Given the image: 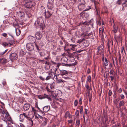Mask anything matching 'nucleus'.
<instances>
[{"label":"nucleus","mask_w":127,"mask_h":127,"mask_svg":"<svg viewBox=\"0 0 127 127\" xmlns=\"http://www.w3.org/2000/svg\"><path fill=\"white\" fill-rule=\"evenodd\" d=\"M87 28L86 27L83 26L82 29H83V32L80 33V31L77 32L76 33V35L78 37H81L87 38H88L89 36L91 35V34L90 33H86L88 32L87 30Z\"/></svg>","instance_id":"nucleus-1"},{"label":"nucleus","mask_w":127,"mask_h":127,"mask_svg":"<svg viewBox=\"0 0 127 127\" xmlns=\"http://www.w3.org/2000/svg\"><path fill=\"white\" fill-rule=\"evenodd\" d=\"M41 13L44 14L45 17L46 19H48L50 18L52 15L53 12V10H48L47 11L45 10V9L44 7L41 10Z\"/></svg>","instance_id":"nucleus-2"},{"label":"nucleus","mask_w":127,"mask_h":127,"mask_svg":"<svg viewBox=\"0 0 127 127\" xmlns=\"http://www.w3.org/2000/svg\"><path fill=\"white\" fill-rule=\"evenodd\" d=\"M34 25L36 28L39 27L42 28V30L44 29L45 27V25L44 23V21L41 19L38 18L36 21L35 22Z\"/></svg>","instance_id":"nucleus-3"},{"label":"nucleus","mask_w":127,"mask_h":127,"mask_svg":"<svg viewBox=\"0 0 127 127\" xmlns=\"http://www.w3.org/2000/svg\"><path fill=\"white\" fill-rule=\"evenodd\" d=\"M25 3L24 5L25 7L30 8L34 7V3L30 0H25Z\"/></svg>","instance_id":"nucleus-4"},{"label":"nucleus","mask_w":127,"mask_h":127,"mask_svg":"<svg viewBox=\"0 0 127 127\" xmlns=\"http://www.w3.org/2000/svg\"><path fill=\"white\" fill-rule=\"evenodd\" d=\"M9 58L10 60L11 61L13 62L17 59L18 55L16 53H13L10 55Z\"/></svg>","instance_id":"nucleus-5"},{"label":"nucleus","mask_w":127,"mask_h":127,"mask_svg":"<svg viewBox=\"0 0 127 127\" xmlns=\"http://www.w3.org/2000/svg\"><path fill=\"white\" fill-rule=\"evenodd\" d=\"M81 3H80L78 6V8L80 10H83L85 9V2L84 0H81Z\"/></svg>","instance_id":"nucleus-6"},{"label":"nucleus","mask_w":127,"mask_h":127,"mask_svg":"<svg viewBox=\"0 0 127 127\" xmlns=\"http://www.w3.org/2000/svg\"><path fill=\"white\" fill-rule=\"evenodd\" d=\"M26 47L27 49L29 51H32L34 49V46L32 43H29L27 44Z\"/></svg>","instance_id":"nucleus-7"},{"label":"nucleus","mask_w":127,"mask_h":127,"mask_svg":"<svg viewBox=\"0 0 127 127\" xmlns=\"http://www.w3.org/2000/svg\"><path fill=\"white\" fill-rule=\"evenodd\" d=\"M40 117V121L41 122L42 125L43 126H45L48 121L47 119L43 117Z\"/></svg>","instance_id":"nucleus-8"},{"label":"nucleus","mask_w":127,"mask_h":127,"mask_svg":"<svg viewBox=\"0 0 127 127\" xmlns=\"http://www.w3.org/2000/svg\"><path fill=\"white\" fill-rule=\"evenodd\" d=\"M104 45V44H102L100 46H99L98 48V51H97L98 54H101L103 51Z\"/></svg>","instance_id":"nucleus-9"},{"label":"nucleus","mask_w":127,"mask_h":127,"mask_svg":"<svg viewBox=\"0 0 127 127\" xmlns=\"http://www.w3.org/2000/svg\"><path fill=\"white\" fill-rule=\"evenodd\" d=\"M23 115V116L24 117V118L25 117L29 121V123H30L31 124V126H32L33 125V121L29 117L28 115H27L26 114V113H23L22 114Z\"/></svg>","instance_id":"nucleus-10"},{"label":"nucleus","mask_w":127,"mask_h":127,"mask_svg":"<svg viewBox=\"0 0 127 127\" xmlns=\"http://www.w3.org/2000/svg\"><path fill=\"white\" fill-rule=\"evenodd\" d=\"M114 38L116 42L118 43V42L122 41V37L120 34L117 35L116 34H114Z\"/></svg>","instance_id":"nucleus-11"},{"label":"nucleus","mask_w":127,"mask_h":127,"mask_svg":"<svg viewBox=\"0 0 127 127\" xmlns=\"http://www.w3.org/2000/svg\"><path fill=\"white\" fill-rule=\"evenodd\" d=\"M107 48L108 51L110 53V49H112V47L113 45V42H111V41H108L107 43Z\"/></svg>","instance_id":"nucleus-12"},{"label":"nucleus","mask_w":127,"mask_h":127,"mask_svg":"<svg viewBox=\"0 0 127 127\" xmlns=\"http://www.w3.org/2000/svg\"><path fill=\"white\" fill-rule=\"evenodd\" d=\"M18 18L20 19H23L25 16L24 13L21 11H19L17 13Z\"/></svg>","instance_id":"nucleus-13"},{"label":"nucleus","mask_w":127,"mask_h":127,"mask_svg":"<svg viewBox=\"0 0 127 127\" xmlns=\"http://www.w3.org/2000/svg\"><path fill=\"white\" fill-rule=\"evenodd\" d=\"M5 115H4V117L6 120V122L7 121H8L12 123V121L10 116L7 113V114H5Z\"/></svg>","instance_id":"nucleus-14"},{"label":"nucleus","mask_w":127,"mask_h":127,"mask_svg":"<svg viewBox=\"0 0 127 127\" xmlns=\"http://www.w3.org/2000/svg\"><path fill=\"white\" fill-rule=\"evenodd\" d=\"M67 59L65 57L62 58L61 60L62 63L63 64V65H65L67 64Z\"/></svg>","instance_id":"nucleus-15"},{"label":"nucleus","mask_w":127,"mask_h":127,"mask_svg":"<svg viewBox=\"0 0 127 127\" xmlns=\"http://www.w3.org/2000/svg\"><path fill=\"white\" fill-rule=\"evenodd\" d=\"M35 36L37 39H40L42 37V34L39 32H37L35 34Z\"/></svg>","instance_id":"nucleus-16"},{"label":"nucleus","mask_w":127,"mask_h":127,"mask_svg":"<svg viewBox=\"0 0 127 127\" xmlns=\"http://www.w3.org/2000/svg\"><path fill=\"white\" fill-rule=\"evenodd\" d=\"M40 97L41 99L47 98L50 101H51V99L50 98L49 96L45 94L41 95Z\"/></svg>","instance_id":"nucleus-17"},{"label":"nucleus","mask_w":127,"mask_h":127,"mask_svg":"<svg viewBox=\"0 0 127 127\" xmlns=\"http://www.w3.org/2000/svg\"><path fill=\"white\" fill-rule=\"evenodd\" d=\"M104 28V27L103 26L101 28H100L99 29V35H101V37L103 36Z\"/></svg>","instance_id":"nucleus-18"},{"label":"nucleus","mask_w":127,"mask_h":127,"mask_svg":"<svg viewBox=\"0 0 127 127\" xmlns=\"http://www.w3.org/2000/svg\"><path fill=\"white\" fill-rule=\"evenodd\" d=\"M54 3H48L47 4V6L48 9V10H52L54 8Z\"/></svg>","instance_id":"nucleus-19"},{"label":"nucleus","mask_w":127,"mask_h":127,"mask_svg":"<svg viewBox=\"0 0 127 127\" xmlns=\"http://www.w3.org/2000/svg\"><path fill=\"white\" fill-rule=\"evenodd\" d=\"M50 106H46L43 108V111L44 112H47L49 110Z\"/></svg>","instance_id":"nucleus-20"},{"label":"nucleus","mask_w":127,"mask_h":127,"mask_svg":"<svg viewBox=\"0 0 127 127\" xmlns=\"http://www.w3.org/2000/svg\"><path fill=\"white\" fill-rule=\"evenodd\" d=\"M30 107V105L28 103L25 104L24 106V109L25 111L28 110L29 108Z\"/></svg>","instance_id":"nucleus-21"},{"label":"nucleus","mask_w":127,"mask_h":127,"mask_svg":"<svg viewBox=\"0 0 127 127\" xmlns=\"http://www.w3.org/2000/svg\"><path fill=\"white\" fill-rule=\"evenodd\" d=\"M7 41L9 45V47L14 43H15V42L13 40H11L9 39H7Z\"/></svg>","instance_id":"nucleus-22"},{"label":"nucleus","mask_w":127,"mask_h":127,"mask_svg":"<svg viewBox=\"0 0 127 127\" xmlns=\"http://www.w3.org/2000/svg\"><path fill=\"white\" fill-rule=\"evenodd\" d=\"M127 2V0H118L117 1V3L119 4H123L126 3Z\"/></svg>","instance_id":"nucleus-23"},{"label":"nucleus","mask_w":127,"mask_h":127,"mask_svg":"<svg viewBox=\"0 0 127 127\" xmlns=\"http://www.w3.org/2000/svg\"><path fill=\"white\" fill-rule=\"evenodd\" d=\"M60 75H64L68 74L67 71L64 70H60Z\"/></svg>","instance_id":"nucleus-24"},{"label":"nucleus","mask_w":127,"mask_h":127,"mask_svg":"<svg viewBox=\"0 0 127 127\" xmlns=\"http://www.w3.org/2000/svg\"><path fill=\"white\" fill-rule=\"evenodd\" d=\"M56 81L57 83H62V85L64 86V82L65 81H64L62 79H57L56 80Z\"/></svg>","instance_id":"nucleus-25"},{"label":"nucleus","mask_w":127,"mask_h":127,"mask_svg":"<svg viewBox=\"0 0 127 127\" xmlns=\"http://www.w3.org/2000/svg\"><path fill=\"white\" fill-rule=\"evenodd\" d=\"M29 40L32 43L34 42L35 40V38L33 36H30Z\"/></svg>","instance_id":"nucleus-26"},{"label":"nucleus","mask_w":127,"mask_h":127,"mask_svg":"<svg viewBox=\"0 0 127 127\" xmlns=\"http://www.w3.org/2000/svg\"><path fill=\"white\" fill-rule=\"evenodd\" d=\"M113 31L114 33H116L118 29V27L117 26H115V24H114L113 25Z\"/></svg>","instance_id":"nucleus-27"},{"label":"nucleus","mask_w":127,"mask_h":127,"mask_svg":"<svg viewBox=\"0 0 127 127\" xmlns=\"http://www.w3.org/2000/svg\"><path fill=\"white\" fill-rule=\"evenodd\" d=\"M127 2L125 4H123L122 6V9L124 10L127 9Z\"/></svg>","instance_id":"nucleus-28"},{"label":"nucleus","mask_w":127,"mask_h":127,"mask_svg":"<svg viewBox=\"0 0 127 127\" xmlns=\"http://www.w3.org/2000/svg\"><path fill=\"white\" fill-rule=\"evenodd\" d=\"M6 62V59L4 58H2L0 59V63L3 64H5Z\"/></svg>","instance_id":"nucleus-29"},{"label":"nucleus","mask_w":127,"mask_h":127,"mask_svg":"<svg viewBox=\"0 0 127 127\" xmlns=\"http://www.w3.org/2000/svg\"><path fill=\"white\" fill-rule=\"evenodd\" d=\"M65 117L66 118L69 117V118H70L72 117V116L70 115L68 112H67L65 113Z\"/></svg>","instance_id":"nucleus-30"},{"label":"nucleus","mask_w":127,"mask_h":127,"mask_svg":"<svg viewBox=\"0 0 127 127\" xmlns=\"http://www.w3.org/2000/svg\"><path fill=\"white\" fill-rule=\"evenodd\" d=\"M24 118V117L22 114H20L19 115V120L21 122H23Z\"/></svg>","instance_id":"nucleus-31"},{"label":"nucleus","mask_w":127,"mask_h":127,"mask_svg":"<svg viewBox=\"0 0 127 127\" xmlns=\"http://www.w3.org/2000/svg\"><path fill=\"white\" fill-rule=\"evenodd\" d=\"M108 61L106 58H105L104 61H103V65L104 66H107L108 65Z\"/></svg>","instance_id":"nucleus-32"},{"label":"nucleus","mask_w":127,"mask_h":127,"mask_svg":"<svg viewBox=\"0 0 127 127\" xmlns=\"http://www.w3.org/2000/svg\"><path fill=\"white\" fill-rule=\"evenodd\" d=\"M88 14L87 13H82L81 15V16L83 18H84L85 17L86 18L87 17H88Z\"/></svg>","instance_id":"nucleus-33"},{"label":"nucleus","mask_w":127,"mask_h":127,"mask_svg":"<svg viewBox=\"0 0 127 127\" xmlns=\"http://www.w3.org/2000/svg\"><path fill=\"white\" fill-rule=\"evenodd\" d=\"M16 33L17 35H19L20 34L21 31L18 28L16 29L15 30Z\"/></svg>","instance_id":"nucleus-34"},{"label":"nucleus","mask_w":127,"mask_h":127,"mask_svg":"<svg viewBox=\"0 0 127 127\" xmlns=\"http://www.w3.org/2000/svg\"><path fill=\"white\" fill-rule=\"evenodd\" d=\"M2 45L5 47L9 46V45L8 43H7L6 42H2Z\"/></svg>","instance_id":"nucleus-35"},{"label":"nucleus","mask_w":127,"mask_h":127,"mask_svg":"<svg viewBox=\"0 0 127 127\" xmlns=\"http://www.w3.org/2000/svg\"><path fill=\"white\" fill-rule=\"evenodd\" d=\"M91 78L90 75H89L87 77V83L88 82H91Z\"/></svg>","instance_id":"nucleus-36"},{"label":"nucleus","mask_w":127,"mask_h":127,"mask_svg":"<svg viewBox=\"0 0 127 127\" xmlns=\"http://www.w3.org/2000/svg\"><path fill=\"white\" fill-rule=\"evenodd\" d=\"M70 46H72V47L71 48V50L73 51L75 50V47L76 46V45H75L70 44Z\"/></svg>","instance_id":"nucleus-37"},{"label":"nucleus","mask_w":127,"mask_h":127,"mask_svg":"<svg viewBox=\"0 0 127 127\" xmlns=\"http://www.w3.org/2000/svg\"><path fill=\"white\" fill-rule=\"evenodd\" d=\"M38 116H37V115H35V119H39V120H40V117H42V116H41L39 115L38 114L37 115Z\"/></svg>","instance_id":"nucleus-38"},{"label":"nucleus","mask_w":127,"mask_h":127,"mask_svg":"<svg viewBox=\"0 0 127 127\" xmlns=\"http://www.w3.org/2000/svg\"><path fill=\"white\" fill-rule=\"evenodd\" d=\"M80 124V121L79 120H76V126L79 127Z\"/></svg>","instance_id":"nucleus-39"},{"label":"nucleus","mask_w":127,"mask_h":127,"mask_svg":"<svg viewBox=\"0 0 127 127\" xmlns=\"http://www.w3.org/2000/svg\"><path fill=\"white\" fill-rule=\"evenodd\" d=\"M0 119L4 121L5 122H6V120L5 119L4 114H3V115H1V117H0Z\"/></svg>","instance_id":"nucleus-40"},{"label":"nucleus","mask_w":127,"mask_h":127,"mask_svg":"<svg viewBox=\"0 0 127 127\" xmlns=\"http://www.w3.org/2000/svg\"><path fill=\"white\" fill-rule=\"evenodd\" d=\"M124 101H121L119 103V106L121 107L122 106H123L124 105Z\"/></svg>","instance_id":"nucleus-41"},{"label":"nucleus","mask_w":127,"mask_h":127,"mask_svg":"<svg viewBox=\"0 0 127 127\" xmlns=\"http://www.w3.org/2000/svg\"><path fill=\"white\" fill-rule=\"evenodd\" d=\"M78 103V101L76 99L75 100L74 102V105L75 107H76L77 106Z\"/></svg>","instance_id":"nucleus-42"},{"label":"nucleus","mask_w":127,"mask_h":127,"mask_svg":"<svg viewBox=\"0 0 127 127\" xmlns=\"http://www.w3.org/2000/svg\"><path fill=\"white\" fill-rule=\"evenodd\" d=\"M8 49H6L3 52H0V55L1 56H2L4 54H5L7 51Z\"/></svg>","instance_id":"nucleus-43"},{"label":"nucleus","mask_w":127,"mask_h":127,"mask_svg":"<svg viewBox=\"0 0 127 127\" xmlns=\"http://www.w3.org/2000/svg\"><path fill=\"white\" fill-rule=\"evenodd\" d=\"M105 123H107V124H109V122H108L107 121L108 120V118L107 117H105Z\"/></svg>","instance_id":"nucleus-44"},{"label":"nucleus","mask_w":127,"mask_h":127,"mask_svg":"<svg viewBox=\"0 0 127 127\" xmlns=\"http://www.w3.org/2000/svg\"><path fill=\"white\" fill-rule=\"evenodd\" d=\"M82 103V99L81 97L79 99V103L80 105H81Z\"/></svg>","instance_id":"nucleus-45"},{"label":"nucleus","mask_w":127,"mask_h":127,"mask_svg":"<svg viewBox=\"0 0 127 127\" xmlns=\"http://www.w3.org/2000/svg\"><path fill=\"white\" fill-rule=\"evenodd\" d=\"M79 111L78 110H77L75 112V115L77 116H79Z\"/></svg>","instance_id":"nucleus-46"},{"label":"nucleus","mask_w":127,"mask_h":127,"mask_svg":"<svg viewBox=\"0 0 127 127\" xmlns=\"http://www.w3.org/2000/svg\"><path fill=\"white\" fill-rule=\"evenodd\" d=\"M114 71L113 70H110L109 72V73L112 75H113L114 74Z\"/></svg>","instance_id":"nucleus-47"},{"label":"nucleus","mask_w":127,"mask_h":127,"mask_svg":"<svg viewBox=\"0 0 127 127\" xmlns=\"http://www.w3.org/2000/svg\"><path fill=\"white\" fill-rule=\"evenodd\" d=\"M84 39H80L78 40L77 41V43H79L81 42L83 40H84Z\"/></svg>","instance_id":"nucleus-48"},{"label":"nucleus","mask_w":127,"mask_h":127,"mask_svg":"<svg viewBox=\"0 0 127 127\" xmlns=\"http://www.w3.org/2000/svg\"><path fill=\"white\" fill-rule=\"evenodd\" d=\"M39 54L40 56H43L44 55V52L43 51L42 52H40Z\"/></svg>","instance_id":"nucleus-49"},{"label":"nucleus","mask_w":127,"mask_h":127,"mask_svg":"<svg viewBox=\"0 0 127 127\" xmlns=\"http://www.w3.org/2000/svg\"><path fill=\"white\" fill-rule=\"evenodd\" d=\"M2 35L5 37H7V34L5 33H3L2 34Z\"/></svg>","instance_id":"nucleus-50"},{"label":"nucleus","mask_w":127,"mask_h":127,"mask_svg":"<svg viewBox=\"0 0 127 127\" xmlns=\"http://www.w3.org/2000/svg\"><path fill=\"white\" fill-rule=\"evenodd\" d=\"M2 83L3 86H4L6 85V83L5 80H4L2 81Z\"/></svg>","instance_id":"nucleus-51"},{"label":"nucleus","mask_w":127,"mask_h":127,"mask_svg":"<svg viewBox=\"0 0 127 127\" xmlns=\"http://www.w3.org/2000/svg\"><path fill=\"white\" fill-rule=\"evenodd\" d=\"M85 111L84 112V114H87V111H88V109H87L85 108Z\"/></svg>","instance_id":"nucleus-52"},{"label":"nucleus","mask_w":127,"mask_h":127,"mask_svg":"<svg viewBox=\"0 0 127 127\" xmlns=\"http://www.w3.org/2000/svg\"><path fill=\"white\" fill-rule=\"evenodd\" d=\"M85 87L88 90H90V88H89V86L87 84H86V86H85Z\"/></svg>","instance_id":"nucleus-53"},{"label":"nucleus","mask_w":127,"mask_h":127,"mask_svg":"<svg viewBox=\"0 0 127 127\" xmlns=\"http://www.w3.org/2000/svg\"><path fill=\"white\" fill-rule=\"evenodd\" d=\"M80 111H83V106H81L79 108Z\"/></svg>","instance_id":"nucleus-54"},{"label":"nucleus","mask_w":127,"mask_h":127,"mask_svg":"<svg viewBox=\"0 0 127 127\" xmlns=\"http://www.w3.org/2000/svg\"><path fill=\"white\" fill-rule=\"evenodd\" d=\"M46 89L47 90V91L48 92H52V91H50V90L49 89L48 87V86L47 87H46Z\"/></svg>","instance_id":"nucleus-55"},{"label":"nucleus","mask_w":127,"mask_h":127,"mask_svg":"<svg viewBox=\"0 0 127 127\" xmlns=\"http://www.w3.org/2000/svg\"><path fill=\"white\" fill-rule=\"evenodd\" d=\"M48 3H54V0H48Z\"/></svg>","instance_id":"nucleus-56"},{"label":"nucleus","mask_w":127,"mask_h":127,"mask_svg":"<svg viewBox=\"0 0 127 127\" xmlns=\"http://www.w3.org/2000/svg\"><path fill=\"white\" fill-rule=\"evenodd\" d=\"M90 0L92 2H94L95 9L97 10V9H96V5H95V0Z\"/></svg>","instance_id":"nucleus-57"},{"label":"nucleus","mask_w":127,"mask_h":127,"mask_svg":"<svg viewBox=\"0 0 127 127\" xmlns=\"http://www.w3.org/2000/svg\"><path fill=\"white\" fill-rule=\"evenodd\" d=\"M118 60L121 63V64L122 62H121V57H118Z\"/></svg>","instance_id":"nucleus-58"},{"label":"nucleus","mask_w":127,"mask_h":127,"mask_svg":"<svg viewBox=\"0 0 127 127\" xmlns=\"http://www.w3.org/2000/svg\"><path fill=\"white\" fill-rule=\"evenodd\" d=\"M39 79L41 80L42 81H44L45 80V79L42 76H40L39 77Z\"/></svg>","instance_id":"nucleus-59"},{"label":"nucleus","mask_w":127,"mask_h":127,"mask_svg":"<svg viewBox=\"0 0 127 127\" xmlns=\"http://www.w3.org/2000/svg\"><path fill=\"white\" fill-rule=\"evenodd\" d=\"M53 74H54L53 72H51L49 73V76H50L51 78H52Z\"/></svg>","instance_id":"nucleus-60"},{"label":"nucleus","mask_w":127,"mask_h":127,"mask_svg":"<svg viewBox=\"0 0 127 127\" xmlns=\"http://www.w3.org/2000/svg\"><path fill=\"white\" fill-rule=\"evenodd\" d=\"M112 95V91L111 90H109L108 92V95L109 96H110Z\"/></svg>","instance_id":"nucleus-61"},{"label":"nucleus","mask_w":127,"mask_h":127,"mask_svg":"<svg viewBox=\"0 0 127 127\" xmlns=\"http://www.w3.org/2000/svg\"><path fill=\"white\" fill-rule=\"evenodd\" d=\"M51 78V77H50V76H48L46 77L45 79V80H48L50 79Z\"/></svg>","instance_id":"nucleus-62"},{"label":"nucleus","mask_w":127,"mask_h":127,"mask_svg":"<svg viewBox=\"0 0 127 127\" xmlns=\"http://www.w3.org/2000/svg\"><path fill=\"white\" fill-rule=\"evenodd\" d=\"M121 53H122L124 51V52H125V50L124 49V47H123L122 48H121Z\"/></svg>","instance_id":"nucleus-63"},{"label":"nucleus","mask_w":127,"mask_h":127,"mask_svg":"<svg viewBox=\"0 0 127 127\" xmlns=\"http://www.w3.org/2000/svg\"><path fill=\"white\" fill-rule=\"evenodd\" d=\"M87 72L88 74H89L90 73L91 70L90 68H89L88 69Z\"/></svg>","instance_id":"nucleus-64"}]
</instances>
